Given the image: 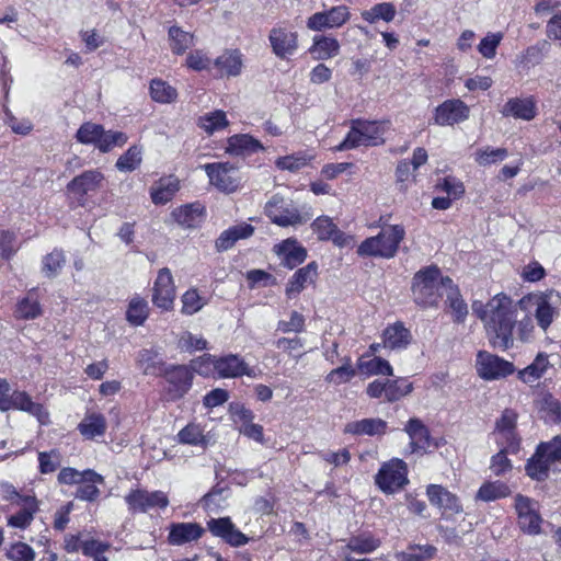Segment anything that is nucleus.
<instances>
[{
	"label": "nucleus",
	"mask_w": 561,
	"mask_h": 561,
	"mask_svg": "<svg viewBox=\"0 0 561 561\" xmlns=\"http://www.w3.org/2000/svg\"><path fill=\"white\" fill-rule=\"evenodd\" d=\"M525 302L535 305V319L537 325L545 332L552 325L554 318L558 317V309L549 301V295L528 294L514 302L513 298L497 293L486 302L479 300L472 301V312L481 322H483L484 332L489 344L493 348L502 352L513 348L514 330L517 332V340L525 343L529 341L535 332V324L530 316L526 314L517 320V305L524 307Z\"/></svg>",
	"instance_id": "f257e3e1"
},
{
	"label": "nucleus",
	"mask_w": 561,
	"mask_h": 561,
	"mask_svg": "<svg viewBox=\"0 0 561 561\" xmlns=\"http://www.w3.org/2000/svg\"><path fill=\"white\" fill-rule=\"evenodd\" d=\"M457 287L449 276L442 275L437 264L426 265L417 270L411 278V299L423 310L437 308L444 297L442 289L449 293Z\"/></svg>",
	"instance_id": "f03ea898"
},
{
	"label": "nucleus",
	"mask_w": 561,
	"mask_h": 561,
	"mask_svg": "<svg viewBox=\"0 0 561 561\" xmlns=\"http://www.w3.org/2000/svg\"><path fill=\"white\" fill-rule=\"evenodd\" d=\"M391 121H368L354 118L351 121V129L340 145L333 148L335 152L354 150L358 147H377L386 144V133Z\"/></svg>",
	"instance_id": "7ed1b4c3"
},
{
	"label": "nucleus",
	"mask_w": 561,
	"mask_h": 561,
	"mask_svg": "<svg viewBox=\"0 0 561 561\" xmlns=\"http://www.w3.org/2000/svg\"><path fill=\"white\" fill-rule=\"evenodd\" d=\"M405 231L402 225H390L375 237L365 238L357 247V255L362 257H380L391 260L398 254Z\"/></svg>",
	"instance_id": "20e7f679"
},
{
	"label": "nucleus",
	"mask_w": 561,
	"mask_h": 561,
	"mask_svg": "<svg viewBox=\"0 0 561 561\" xmlns=\"http://www.w3.org/2000/svg\"><path fill=\"white\" fill-rule=\"evenodd\" d=\"M561 458V435L536 445L535 453L526 459L525 474L536 482H546L549 478L550 465Z\"/></svg>",
	"instance_id": "39448f33"
},
{
	"label": "nucleus",
	"mask_w": 561,
	"mask_h": 561,
	"mask_svg": "<svg viewBox=\"0 0 561 561\" xmlns=\"http://www.w3.org/2000/svg\"><path fill=\"white\" fill-rule=\"evenodd\" d=\"M76 140L81 145H93L101 153H107L114 147H123L128 141V135L121 130H106L102 124L84 122L77 129Z\"/></svg>",
	"instance_id": "423d86ee"
},
{
	"label": "nucleus",
	"mask_w": 561,
	"mask_h": 561,
	"mask_svg": "<svg viewBox=\"0 0 561 561\" xmlns=\"http://www.w3.org/2000/svg\"><path fill=\"white\" fill-rule=\"evenodd\" d=\"M105 176L98 170H88L68 181L66 192L71 209L82 208L89 203V195L101 190Z\"/></svg>",
	"instance_id": "0eeeda50"
},
{
	"label": "nucleus",
	"mask_w": 561,
	"mask_h": 561,
	"mask_svg": "<svg viewBox=\"0 0 561 561\" xmlns=\"http://www.w3.org/2000/svg\"><path fill=\"white\" fill-rule=\"evenodd\" d=\"M271 50L275 58L289 61L298 51L300 41L298 33L293 28L289 22H279L267 34Z\"/></svg>",
	"instance_id": "6e6552de"
},
{
	"label": "nucleus",
	"mask_w": 561,
	"mask_h": 561,
	"mask_svg": "<svg viewBox=\"0 0 561 561\" xmlns=\"http://www.w3.org/2000/svg\"><path fill=\"white\" fill-rule=\"evenodd\" d=\"M10 410H19L37 419L44 414L47 415L44 405L33 401L31 394L25 390H11L9 381L0 378V411L8 412Z\"/></svg>",
	"instance_id": "1a4fd4ad"
},
{
	"label": "nucleus",
	"mask_w": 561,
	"mask_h": 561,
	"mask_svg": "<svg viewBox=\"0 0 561 561\" xmlns=\"http://www.w3.org/2000/svg\"><path fill=\"white\" fill-rule=\"evenodd\" d=\"M375 483L382 493L393 494L409 484V468L401 458H391L381 463Z\"/></svg>",
	"instance_id": "9d476101"
},
{
	"label": "nucleus",
	"mask_w": 561,
	"mask_h": 561,
	"mask_svg": "<svg viewBox=\"0 0 561 561\" xmlns=\"http://www.w3.org/2000/svg\"><path fill=\"white\" fill-rule=\"evenodd\" d=\"M413 391V383L408 377L393 379H376L366 385L365 393L370 399L383 400L387 403L400 401Z\"/></svg>",
	"instance_id": "9b49d317"
},
{
	"label": "nucleus",
	"mask_w": 561,
	"mask_h": 561,
	"mask_svg": "<svg viewBox=\"0 0 561 561\" xmlns=\"http://www.w3.org/2000/svg\"><path fill=\"white\" fill-rule=\"evenodd\" d=\"M130 514H146L151 510H165L169 506V496L162 491H148L146 489H130L124 496Z\"/></svg>",
	"instance_id": "f8f14e48"
},
{
	"label": "nucleus",
	"mask_w": 561,
	"mask_h": 561,
	"mask_svg": "<svg viewBox=\"0 0 561 561\" xmlns=\"http://www.w3.org/2000/svg\"><path fill=\"white\" fill-rule=\"evenodd\" d=\"M156 377H162L168 382L167 394L169 400L176 401L184 398L193 386V370L184 364H170Z\"/></svg>",
	"instance_id": "ddd939ff"
},
{
	"label": "nucleus",
	"mask_w": 561,
	"mask_h": 561,
	"mask_svg": "<svg viewBox=\"0 0 561 561\" xmlns=\"http://www.w3.org/2000/svg\"><path fill=\"white\" fill-rule=\"evenodd\" d=\"M151 291V302L159 311L171 312L174 309L176 287L171 271L168 267L158 270Z\"/></svg>",
	"instance_id": "4468645a"
},
{
	"label": "nucleus",
	"mask_w": 561,
	"mask_h": 561,
	"mask_svg": "<svg viewBox=\"0 0 561 561\" xmlns=\"http://www.w3.org/2000/svg\"><path fill=\"white\" fill-rule=\"evenodd\" d=\"M478 376L484 381H495L511 376L515 371L513 362L506 360L488 351H479L477 354Z\"/></svg>",
	"instance_id": "2eb2a0df"
},
{
	"label": "nucleus",
	"mask_w": 561,
	"mask_h": 561,
	"mask_svg": "<svg viewBox=\"0 0 561 561\" xmlns=\"http://www.w3.org/2000/svg\"><path fill=\"white\" fill-rule=\"evenodd\" d=\"M470 107L459 98H450L433 110L432 122L436 126H456L467 122Z\"/></svg>",
	"instance_id": "dca6fc26"
},
{
	"label": "nucleus",
	"mask_w": 561,
	"mask_h": 561,
	"mask_svg": "<svg viewBox=\"0 0 561 561\" xmlns=\"http://www.w3.org/2000/svg\"><path fill=\"white\" fill-rule=\"evenodd\" d=\"M205 173L217 191L225 193H232L239 188V178L237 167L229 162H209L203 165Z\"/></svg>",
	"instance_id": "f3484780"
},
{
	"label": "nucleus",
	"mask_w": 561,
	"mask_h": 561,
	"mask_svg": "<svg viewBox=\"0 0 561 561\" xmlns=\"http://www.w3.org/2000/svg\"><path fill=\"white\" fill-rule=\"evenodd\" d=\"M350 20V11L345 4L334 5L308 16L306 25L312 32L341 28Z\"/></svg>",
	"instance_id": "a211bd4d"
},
{
	"label": "nucleus",
	"mask_w": 561,
	"mask_h": 561,
	"mask_svg": "<svg viewBox=\"0 0 561 561\" xmlns=\"http://www.w3.org/2000/svg\"><path fill=\"white\" fill-rule=\"evenodd\" d=\"M207 529L209 534L231 548H241L250 542V537L239 530L228 516L208 519Z\"/></svg>",
	"instance_id": "6ab92c4d"
},
{
	"label": "nucleus",
	"mask_w": 561,
	"mask_h": 561,
	"mask_svg": "<svg viewBox=\"0 0 561 561\" xmlns=\"http://www.w3.org/2000/svg\"><path fill=\"white\" fill-rule=\"evenodd\" d=\"M514 508L517 513V524L523 533L535 536L541 533L542 518L540 513L533 506L529 496L517 494L514 497Z\"/></svg>",
	"instance_id": "aec40b11"
},
{
	"label": "nucleus",
	"mask_w": 561,
	"mask_h": 561,
	"mask_svg": "<svg viewBox=\"0 0 561 561\" xmlns=\"http://www.w3.org/2000/svg\"><path fill=\"white\" fill-rule=\"evenodd\" d=\"M241 376L255 377L253 368L238 354L216 356V379H232Z\"/></svg>",
	"instance_id": "412c9836"
},
{
	"label": "nucleus",
	"mask_w": 561,
	"mask_h": 561,
	"mask_svg": "<svg viewBox=\"0 0 561 561\" xmlns=\"http://www.w3.org/2000/svg\"><path fill=\"white\" fill-rule=\"evenodd\" d=\"M273 252L282 265L289 271L295 270L307 260V249L295 238H287L273 247Z\"/></svg>",
	"instance_id": "4be33fe9"
},
{
	"label": "nucleus",
	"mask_w": 561,
	"mask_h": 561,
	"mask_svg": "<svg viewBox=\"0 0 561 561\" xmlns=\"http://www.w3.org/2000/svg\"><path fill=\"white\" fill-rule=\"evenodd\" d=\"M311 229L317 234L319 241H332L335 247L344 248L348 245L352 237L341 231L335 222L325 215L319 216L311 222Z\"/></svg>",
	"instance_id": "5701e85b"
},
{
	"label": "nucleus",
	"mask_w": 561,
	"mask_h": 561,
	"mask_svg": "<svg viewBox=\"0 0 561 561\" xmlns=\"http://www.w3.org/2000/svg\"><path fill=\"white\" fill-rule=\"evenodd\" d=\"M426 495L432 505L443 510L444 514L459 515L462 513L460 499L439 484H428Z\"/></svg>",
	"instance_id": "b1692460"
},
{
	"label": "nucleus",
	"mask_w": 561,
	"mask_h": 561,
	"mask_svg": "<svg viewBox=\"0 0 561 561\" xmlns=\"http://www.w3.org/2000/svg\"><path fill=\"white\" fill-rule=\"evenodd\" d=\"M205 528L199 523H172L169 526L168 543L184 546L196 542L203 538Z\"/></svg>",
	"instance_id": "393cba45"
},
{
	"label": "nucleus",
	"mask_w": 561,
	"mask_h": 561,
	"mask_svg": "<svg viewBox=\"0 0 561 561\" xmlns=\"http://www.w3.org/2000/svg\"><path fill=\"white\" fill-rule=\"evenodd\" d=\"M382 347L399 351L405 350L412 342V334L403 321H394L392 324H387L386 329L381 332Z\"/></svg>",
	"instance_id": "a878e982"
},
{
	"label": "nucleus",
	"mask_w": 561,
	"mask_h": 561,
	"mask_svg": "<svg viewBox=\"0 0 561 561\" xmlns=\"http://www.w3.org/2000/svg\"><path fill=\"white\" fill-rule=\"evenodd\" d=\"M318 268V263L311 261L306 266L296 270L285 286V295L290 299L300 294L307 285L314 284L319 275Z\"/></svg>",
	"instance_id": "bb28decb"
},
{
	"label": "nucleus",
	"mask_w": 561,
	"mask_h": 561,
	"mask_svg": "<svg viewBox=\"0 0 561 561\" xmlns=\"http://www.w3.org/2000/svg\"><path fill=\"white\" fill-rule=\"evenodd\" d=\"M37 290V287H32L25 296H22L15 302L13 310L15 320L32 321L43 316V306L39 304Z\"/></svg>",
	"instance_id": "cd10ccee"
},
{
	"label": "nucleus",
	"mask_w": 561,
	"mask_h": 561,
	"mask_svg": "<svg viewBox=\"0 0 561 561\" xmlns=\"http://www.w3.org/2000/svg\"><path fill=\"white\" fill-rule=\"evenodd\" d=\"M501 113L505 117L530 122L537 115L536 100L531 95L527 98H511L503 105Z\"/></svg>",
	"instance_id": "c85d7f7f"
},
{
	"label": "nucleus",
	"mask_w": 561,
	"mask_h": 561,
	"mask_svg": "<svg viewBox=\"0 0 561 561\" xmlns=\"http://www.w3.org/2000/svg\"><path fill=\"white\" fill-rule=\"evenodd\" d=\"M387 422L380 417H365L359 421L347 422L344 426V434L352 436H382L387 433Z\"/></svg>",
	"instance_id": "c756f323"
},
{
	"label": "nucleus",
	"mask_w": 561,
	"mask_h": 561,
	"mask_svg": "<svg viewBox=\"0 0 561 561\" xmlns=\"http://www.w3.org/2000/svg\"><path fill=\"white\" fill-rule=\"evenodd\" d=\"M213 64L218 77H237L242 73L243 55L238 48L226 49L216 57Z\"/></svg>",
	"instance_id": "7c9ffc66"
},
{
	"label": "nucleus",
	"mask_w": 561,
	"mask_h": 561,
	"mask_svg": "<svg viewBox=\"0 0 561 561\" xmlns=\"http://www.w3.org/2000/svg\"><path fill=\"white\" fill-rule=\"evenodd\" d=\"M77 430L84 440L104 437L107 430L106 417L100 412H87L82 421L78 423Z\"/></svg>",
	"instance_id": "2f4dec72"
},
{
	"label": "nucleus",
	"mask_w": 561,
	"mask_h": 561,
	"mask_svg": "<svg viewBox=\"0 0 561 561\" xmlns=\"http://www.w3.org/2000/svg\"><path fill=\"white\" fill-rule=\"evenodd\" d=\"M228 152L237 156H249L263 151L260 139L250 134H233L227 139Z\"/></svg>",
	"instance_id": "473e14b6"
},
{
	"label": "nucleus",
	"mask_w": 561,
	"mask_h": 561,
	"mask_svg": "<svg viewBox=\"0 0 561 561\" xmlns=\"http://www.w3.org/2000/svg\"><path fill=\"white\" fill-rule=\"evenodd\" d=\"M180 191V180L174 175L162 176L151 186L150 196L153 205H165Z\"/></svg>",
	"instance_id": "72a5a7b5"
},
{
	"label": "nucleus",
	"mask_w": 561,
	"mask_h": 561,
	"mask_svg": "<svg viewBox=\"0 0 561 561\" xmlns=\"http://www.w3.org/2000/svg\"><path fill=\"white\" fill-rule=\"evenodd\" d=\"M254 233V227L248 222H242L226 229L217 237L215 241L216 250L227 251L231 249L237 241L247 239Z\"/></svg>",
	"instance_id": "f704fd0d"
},
{
	"label": "nucleus",
	"mask_w": 561,
	"mask_h": 561,
	"mask_svg": "<svg viewBox=\"0 0 561 561\" xmlns=\"http://www.w3.org/2000/svg\"><path fill=\"white\" fill-rule=\"evenodd\" d=\"M87 477L77 484V491L73 493V496L81 502H96L101 496L99 485L105 483V478L99 472H88Z\"/></svg>",
	"instance_id": "c9c22d12"
},
{
	"label": "nucleus",
	"mask_w": 561,
	"mask_h": 561,
	"mask_svg": "<svg viewBox=\"0 0 561 561\" xmlns=\"http://www.w3.org/2000/svg\"><path fill=\"white\" fill-rule=\"evenodd\" d=\"M341 50L337 39L332 36L317 35L312 37V45L308 48L313 60L322 61L336 57Z\"/></svg>",
	"instance_id": "e433bc0d"
},
{
	"label": "nucleus",
	"mask_w": 561,
	"mask_h": 561,
	"mask_svg": "<svg viewBox=\"0 0 561 561\" xmlns=\"http://www.w3.org/2000/svg\"><path fill=\"white\" fill-rule=\"evenodd\" d=\"M265 214L272 224L283 228L302 222L301 215L297 209L278 207L277 202L274 199L267 202Z\"/></svg>",
	"instance_id": "4c0bfd02"
},
{
	"label": "nucleus",
	"mask_w": 561,
	"mask_h": 561,
	"mask_svg": "<svg viewBox=\"0 0 561 561\" xmlns=\"http://www.w3.org/2000/svg\"><path fill=\"white\" fill-rule=\"evenodd\" d=\"M19 506L21 510L8 517V525L15 529H27L38 512V501L36 497H24Z\"/></svg>",
	"instance_id": "58836bf2"
},
{
	"label": "nucleus",
	"mask_w": 561,
	"mask_h": 561,
	"mask_svg": "<svg viewBox=\"0 0 561 561\" xmlns=\"http://www.w3.org/2000/svg\"><path fill=\"white\" fill-rule=\"evenodd\" d=\"M512 495V489L501 480L485 481L479 486L474 500L479 502H495Z\"/></svg>",
	"instance_id": "ea45409f"
},
{
	"label": "nucleus",
	"mask_w": 561,
	"mask_h": 561,
	"mask_svg": "<svg viewBox=\"0 0 561 561\" xmlns=\"http://www.w3.org/2000/svg\"><path fill=\"white\" fill-rule=\"evenodd\" d=\"M204 207L198 204H185L173 210L176 224L192 229L203 220Z\"/></svg>",
	"instance_id": "a19ab883"
},
{
	"label": "nucleus",
	"mask_w": 561,
	"mask_h": 561,
	"mask_svg": "<svg viewBox=\"0 0 561 561\" xmlns=\"http://www.w3.org/2000/svg\"><path fill=\"white\" fill-rule=\"evenodd\" d=\"M148 93L152 101L159 104H170L176 101L178 91L168 81L153 78L148 83Z\"/></svg>",
	"instance_id": "79ce46f5"
},
{
	"label": "nucleus",
	"mask_w": 561,
	"mask_h": 561,
	"mask_svg": "<svg viewBox=\"0 0 561 561\" xmlns=\"http://www.w3.org/2000/svg\"><path fill=\"white\" fill-rule=\"evenodd\" d=\"M136 363H138L142 374L146 376H157L169 367L164 360L158 358V353L152 348H142L138 353Z\"/></svg>",
	"instance_id": "37998d69"
},
{
	"label": "nucleus",
	"mask_w": 561,
	"mask_h": 561,
	"mask_svg": "<svg viewBox=\"0 0 561 561\" xmlns=\"http://www.w3.org/2000/svg\"><path fill=\"white\" fill-rule=\"evenodd\" d=\"M381 546L379 537L370 533H362L348 538L346 548L353 553L368 554L375 552Z\"/></svg>",
	"instance_id": "c03bdc74"
},
{
	"label": "nucleus",
	"mask_w": 561,
	"mask_h": 561,
	"mask_svg": "<svg viewBox=\"0 0 561 561\" xmlns=\"http://www.w3.org/2000/svg\"><path fill=\"white\" fill-rule=\"evenodd\" d=\"M549 360L547 353H539L536 355L534 363L525 366L524 369L518 370L517 378L524 383H530L543 376L548 370Z\"/></svg>",
	"instance_id": "a18cd8bd"
},
{
	"label": "nucleus",
	"mask_w": 561,
	"mask_h": 561,
	"mask_svg": "<svg viewBox=\"0 0 561 561\" xmlns=\"http://www.w3.org/2000/svg\"><path fill=\"white\" fill-rule=\"evenodd\" d=\"M364 358H358L357 369L366 376H393V367L386 358L374 357L369 360Z\"/></svg>",
	"instance_id": "49530a36"
},
{
	"label": "nucleus",
	"mask_w": 561,
	"mask_h": 561,
	"mask_svg": "<svg viewBox=\"0 0 561 561\" xmlns=\"http://www.w3.org/2000/svg\"><path fill=\"white\" fill-rule=\"evenodd\" d=\"M436 553L437 548L431 543H410L405 551L397 552V554H394V558H397L398 561H423L432 560Z\"/></svg>",
	"instance_id": "de8ad7c7"
},
{
	"label": "nucleus",
	"mask_w": 561,
	"mask_h": 561,
	"mask_svg": "<svg viewBox=\"0 0 561 561\" xmlns=\"http://www.w3.org/2000/svg\"><path fill=\"white\" fill-rule=\"evenodd\" d=\"M149 316V307L146 299L141 296H135L130 298L127 307V311H125V319L129 322V324L134 327L142 325Z\"/></svg>",
	"instance_id": "09e8293b"
},
{
	"label": "nucleus",
	"mask_w": 561,
	"mask_h": 561,
	"mask_svg": "<svg viewBox=\"0 0 561 561\" xmlns=\"http://www.w3.org/2000/svg\"><path fill=\"white\" fill-rule=\"evenodd\" d=\"M169 42L170 49L173 51L175 56H182L186 53V50L193 46L194 35L193 33H187L182 30L180 26L173 25L169 28Z\"/></svg>",
	"instance_id": "8fccbe9b"
},
{
	"label": "nucleus",
	"mask_w": 561,
	"mask_h": 561,
	"mask_svg": "<svg viewBox=\"0 0 561 561\" xmlns=\"http://www.w3.org/2000/svg\"><path fill=\"white\" fill-rule=\"evenodd\" d=\"M549 49L550 44L547 39L536 42L535 45H531L523 50L522 56H519V65L525 68L540 65Z\"/></svg>",
	"instance_id": "3c124183"
},
{
	"label": "nucleus",
	"mask_w": 561,
	"mask_h": 561,
	"mask_svg": "<svg viewBox=\"0 0 561 561\" xmlns=\"http://www.w3.org/2000/svg\"><path fill=\"white\" fill-rule=\"evenodd\" d=\"M181 304V313L186 317H192L208 305V299L199 295L196 287H191L182 294Z\"/></svg>",
	"instance_id": "603ef678"
},
{
	"label": "nucleus",
	"mask_w": 561,
	"mask_h": 561,
	"mask_svg": "<svg viewBox=\"0 0 561 561\" xmlns=\"http://www.w3.org/2000/svg\"><path fill=\"white\" fill-rule=\"evenodd\" d=\"M396 15L394 4L391 2H381L371 5V8L362 12V18L366 23L376 24L379 20L386 23L391 22Z\"/></svg>",
	"instance_id": "864d4df0"
},
{
	"label": "nucleus",
	"mask_w": 561,
	"mask_h": 561,
	"mask_svg": "<svg viewBox=\"0 0 561 561\" xmlns=\"http://www.w3.org/2000/svg\"><path fill=\"white\" fill-rule=\"evenodd\" d=\"M539 413L548 423H561V402L553 394L545 393L539 400Z\"/></svg>",
	"instance_id": "5fc2aeb1"
},
{
	"label": "nucleus",
	"mask_w": 561,
	"mask_h": 561,
	"mask_svg": "<svg viewBox=\"0 0 561 561\" xmlns=\"http://www.w3.org/2000/svg\"><path fill=\"white\" fill-rule=\"evenodd\" d=\"M66 264L65 251L55 248L54 251L43 256L42 271L48 278H54L59 275L61 268Z\"/></svg>",
	"instance_id": "6e6d98bb"
},
{
	"label": "nucleus",
	"mask_w": 561,
	"mask_h": 561,
	"mask_svg": "<svg viewBox=\"0 0 561 561\" xmlns=\"http://www.w3.org/2000/svg\"><path fill=\"white\" fill-rule=\"evenodd\" d=\"M447 305L450 309L451 318H454L455 323L460 324L466 321L468 316V306L462 299L459 287H454V289L448 291Z\"/></svg>",
	"instance_id": "4d7b16f0"
},
{
	"label": "nucleus",
	"mask_w": 561,
	"mask_h": 561,
	"mask_svg": "<svg viewBox=\"0 0 561 561\" xmlns=\"http://www.w3.org/2000/svg\"><path fill=\"white\" fill-rule=\"evenodd\" d=\"M186 366L193 370V375L197 374L204 378L216 379V356L210 353H204L192 359L191 364Z\"/></svg>",
	"instance_id": "13d9d810"
},
{
	"label": "nucleus",
	"mask_w": 561,
	"mask_h": 561,
	"mask_svg": "<svg viewBox=\"0 0 561 561\" xmlns=\"http://www.w3.org/2000/svg\"><path fill=\"white\" fill-rule=\"evenodd\" d=\"M198 126L209 135H213L215 130H221L226 128L228 126L226 112L215 111L204 116H199Z\"/></svg>",
	"instance_id": "bf43d9fd"
},
{
	"label": "nucleus",
	"mask_w": 561,
	"mask_h": 561,
	"mask_svg": "<svg viewBox=\"0 0 561 561\" xmlns=\"http://www.w3.org/2000/svg\"><path fill=\"white\" fill-rule=\"evenodd\" d=\"M507 156L508 152L505 148L494 149L490 146H486L485 148L479 149L477 152H474V162H477L479 165L486 167L505 160Z\"/></svg>",
	"instance_id": "052dcab7"
},
{
	"label": "nucleus",
	"mask_w": 561,
	"mask_h": 561,
	"mask_svg": "<svg viewBox=\"0 0 561 561\" xmlns=\"http://www.w3.org/2000/svg\"><path fill=\"white\" fill-rule=\"evenodd\" d=\"M141 163V150L137 146H130L116 161V168L121 172H134Z\"/></svg>",
	"instance_id": "680f3d73"
},
{
	"label": "nucleus",
	"mask_w": 561,
	"mask_h": 561,
	"mask_svg": "<svg viewBox=\"0 0 561 561\" xmlns=\"http://www.w3.org/2000/svg\"><path fill=\"white\" fill-rule=\"evenodd\" d=\"M404 431L416 445L425 446L428 444L430 432L420 419L411 417L405 424Z\"/></svg>",
	"instance_id": "e2e57ef3"
},
{
	"label": "nucleus",
	"mask_w": 561,
	"mask_h": 561,
	"mask_svg": "<svg viewBox=\"0 0 561 561\" xmlns=\"http://www.w3.org/2000/svg\"><path fill=\"white\" fill-rule=\"evenodd\" d=\"M179 442L188 446H199L205 442L203 428L196 423H188L179 432Z\"/></svg>",
	"instance_id": "0e129e2a"
},
{
	"label": "nucleus",
	"mask_w": 561,
	"mask_h": 561,
	"mask_svg": "<svg viewBox=\"0 0 561 561\" xmlns=\"http://www.w3.org/2000/svg\"><path fill=\"white\" fill-rule=\"evenodd\" d=\"M111 548V543L102 542L95 538H90L82 542V553L87 558H93V561L107 560L104 553Z\"/></svg>",
	"instance_id": "69168bd1"
},
{
	"label": "nucleus",
	"mask_w": 561,
	"mask_h": 561,
	"mask_svg": "<svg viewBox=\"0 0 561 561\" xmlns=\"http://www.w3.org/2000/svg\"><path fill=\"white\" fill-rule=\"evenodd\" d=\"M4 557L10 561H33L36 552L27 543L19 541L10 543Z\"/></svg>",
	"instance_id": "338daca9"
},
{
	"label": "nucleus",
	"mask_w": 561,
	"mask_h": 561,
	"mask_svg": "<svg viewBox=\"0 0 561 561\" xmlns=\"http://www.w3.org/2000/svg\"><path fill=\"white\" fill-rule=\"evenodd\" d=\"M179 348L182 352L192 354L195 352H202L208 348V342L203 337H197L191 332L186 331L181 334L179 339Z\"/></svg>",
	"instance_id": "774afa93"
}]
</instances>
